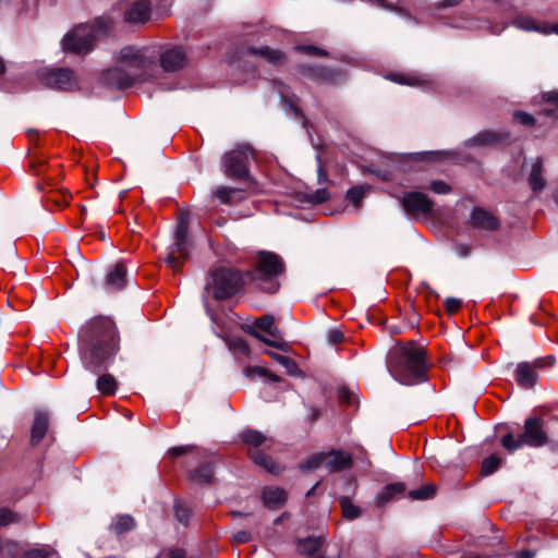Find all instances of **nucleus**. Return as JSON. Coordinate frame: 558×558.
Instances as JSON below:
<instances>
[{"label": "nucleus", "instance_id": "obj_34", "mask_svg": "<svg viewBox=\"0 0 558 558\" xmlns=\"http://www.w3.org/2000/svg\"><path fill=\"white\" fill-rule=\"evenodd\" d=\"M436 486L433 484L425 485L418 489L411 490L409 496L415 500L429 499L435 495Z\"/></svg>", "mask_w": 558, "mask_h": 558}, {"label": "nucleus", "instance_id": "obj_61", "mask_svg": "<svg viewBox=\"0 0 558 558\" xmlns=\"http://www.w3.org/2000/svg\"><path fill=\"white\" fill-rule=\"evenodd\" d=\"M421 155H422V154L416 153V154H414V155H410V157H414V158H416V157H420Z\"/></svg>", "mask_w": 558, "mask_h": 558}, {"label": "nucleus", "instance_id": "obj_47", "mask_svg": "<svg viewBox=\"0 0 558 558\" xmlns=\"http://www.w3.org/2000/svg\"><path fill=\"white\" fill-rule=\"evenodd\" d=\"M462 305L461 300L456 298H447L445 300V306L448 313H456Z\"/></svg>", "mask_w": 558, "mask_h": 558}, {"label": "nucleus", "instance_id": "obj_58", "mask_svg": "<svg viewBox=\"0 0 558 558\" xmlns=\"http://www.w3.org/2000/svg\"><path fill=\"white\" fill-rule=\"evenodd\" d=\"M345 392H347V390H345V387L343 386V387L340 389V391H339V396H340V398H342V397H343V395H344Z\"/></svg>", "mask_w": 558, "mask_h": 558}, {"label": "nucleus", "instance_id": "obj_1", "mask_svg": "<svg viewBox=\"0 0 558 558\" xmlns=\"http://www.w3.org/2000/svg\"><path fill=\"white\" fill-rule=\"evenodd\" d=\"M158 71L155 47L126 46L116 56L114 65L104 73L102 80L111 87L124 88L154 77Z\"/></svg>", "mask_w": 558, "mask_h": 558}, {"label": "nucleus", "instance_id": "obj_23", "mask_svg": "<svg viewBox=\"0 0 558 558\" xmlns=\"http://www.w3.org/2000/svg\"><path fill=\"white\" fill-rule=\"evenodd\" d=\"M265 506L276 509L282 506L287 500V493L280 487H265L263 492Z\"/></svg>", "mask_w": 558, "mask_h": 558}, {"label": "nucleus", "instance_id": "obj_41", "mask_svg": "<svg viewBox=\"0 0 558 558\" xmlns=\"http://www.w3.org/2000/svg\"><path fill=\"white\" fill-rule=\"evenodd\" d=\"M17 515L8 508L0 509V527L17 521Z\"/></svg>", "mask_w": 558, "mask_h": 558}, {"label": "nucleus", "instance_id": "obj_55", "mask_svg": "<svg viewBox=\"0 0 558 558\" xmlns=\"http://www.w3.org/2000/svg\"><path fill=\"white\" fill-rule=\"evenodd\" d=\"M519 558H534L535 554L532 550H520L514 554Z\"/></svg>", "mask_w": 558, "mask_h": 558}, {"label": "nucleus", "instance_id": "obj_30", "mask_svg": "<svg viewBox=\"0 0 558 558\" xmlns=\"http://www.w3.org/2000/svg\"><path fill=\"white\" fill-rule=\"evenodd\" d=\"M276 361H278V363L284 367L286 372L289 374V375H296L300 373V369L296 365V363L291 360L290 357L286 356V355H281V354H278L276 352H270L269 353Z\"/></svg>", "mask_w": 558, "mask_h": 558}, {"label": "nucleus", "instance_id": "obj_32", "mask_svg": "<svg viewBox=\"0 0 558 558\" xmlns=\"http://www.w3.org/2000/svg\"><path fill=\"white\" fill-rule=\"evenodd\" d=\"M340 506L345 519L354 520L361 515V509L353 505L348 497L340 498Z\"/></svg>", "mask_w": 558, "mask_h": 558}, {"label": "nucleus", "instance_id": "obj_54", "mask_svg": "<svg viewBox=\"0 0 558 558\" xmlns=\"http://www.w3.org/2000/svg\"><path fill=\"white\" fill-rule=\"evenodd\" d=\"M298 49L303 50L308 53L323 54V51L314 46H304V47H299Z\"/></svg>", "mask_w": 558, "mask_h": 558}, {"label": "nucleus", "instance_id": "obj_59", "mask_svg": "<svg viewBox=\"0 0 558 558\" xmlns=\"http://www.w3.org/2000/svg\"><path fill=\"white\" fill-rule=\"evenodd\" d=\"M4 71V63L2 59L0 58V74Z\"/></svg>", "mask_w": 558, "mask_h": 558}, {"label": "nucleus", "instance_id": "obj_20", "mask_svg": "<svg viewBox=\"0 0 558 558\" xmlns=\"http://www.w3.org/2000/svg\"><path fill=\"white\" fill-rule=\"evenodd\" d=\"M471 223L480 230H495L498 228L497 218L482 208H474L471 214Z\"/></svg>", "mask_w": 558, "mask_h": 558}, {"label": "nucleus", "instance_id": "obj_52", "mask_svg": "<svg viewBox=\"0 0 558 558\" xmlns=\"http://www.w3.org/2000/svg\"><path fill=\"white\" fill-rule=\"evenodd\" d=\"M191 449H192V446H180V447L171 448L169 450V453L177 457V456H181V454L190 451Z\"/></svg>", "mask_w": 558, "mask_h": 558}, {"label": "nucleus", "instance_id": "obj_49", "mask_svg": "<svg viewBox=\"0 0 558 558\" xmlns=\"http://www.w3.org/2000/svg\"><path fill=\"white\" fill-rule=\"evenodd\" d=\"M327 339L330 343H338L342 341L343 333L338 329H332L328 331Z\"/></svg>", "mask_w": 558, "mask_h": 558}, {"label": "nucleus", "instance_id": "obj_36", "mask_svg": "<svg viewBox=\"0 0 558 558\" xmlns=\"http://www.w3.org/2000/svg\"><path fill=\"white\" fill-rule=\"evenodd\" d=\"M501 464V459L495 454L486 458L482 463V474L488 476L493 474Z\"/></svg>", "mask_w": 558, "mask_h": 558}, {"label": "nucleus", "instance_id": "obj_56", "mask_svg": "<svg viewBox=\"0 0 558 558\" xmlns=\"http://www.w3.org/2000/svg\"><path fill=\"white\" fill-rule=\"evenodd\" d=\"M318 180H319V182L326 180V174L323 172L322 168H319V170H318Z\"/></svg>", "mask_w": 558, "mask_h": 558}, {"label": "nucleus", "instance_id": "obj_13", "mask_svg": "<svg viewBox=\"0 0 558 558\" xmlns=\"http://www.w3.org/2000/svg\"><path fill=\"white\" fill-rule=\"evenodd\" d=\"M555 362L554 356L548 355L545 357L536 359L533 363H520L517 366V381L519 384H534L539 379L537 369L542 367L551 366Z\"/></svg>", "mask_w": 558, "mask_h": 558}, {"label": "nucleus", "instance_id": "obj_43", "mask_svg": "<svg viewBox=\"0 0 558 558\" xmlns=\"http://www.w3.org/2000/svg\"><path fill=\"white\" fill-rule=\"evenodd\" d=\"M513 118L517 122H519L523 125H526V126L533 125L534 121H535L531 114H529L526 112H522V111H517L513 114Z\"/></svg>", "mask_w": 558, "mask_h": 558}, {"label": "nucleus", "instance_id": "obj_21", "mask_svg": "<svg viewBox=\"0 0 558 558\" xmlns=\"http://www.w3.org/2000/svg\"><path fill=\"white\" fill-rule=\"evenodd\" d=\"M49 425V417L47 412L38 410L35 412L34 422L32 426L33 444H38L46 435Z\"/></svg>", "mask_w": 558, "mask_h": 558}, {"label": "nucleus", "instance_id": "obj_53", "mask_svg": "<svg viewBox=\"0 0 558 558\" xmlns=\"http://www.w3.org/2000/svg\"><path fill=\"white\" fill-rule=\"evenodd\" d=\"M96 384H106V385L114 384V378L109 374H102L97 378Z\"/></svg>", "mask_w": 558, "mask_h": 558}, {"label": "nucleus", "instance_id": "obj_37", "mask_svg": "<svg viewBox=\"0 0 558 558\" xmlns=\"http://www.w3.org/2000/svg\"><path fill=\"white\" fill-rule=\"evenodd\" d=\"M366 191H367V187L366 186H363V185H360V186H354L352 189H350L348 192H347V198L353 204L355 205L356 207H359L366 194Z\"/></svg>", "mask_w": 558, "mask_h": 558}, {"label": "nucleus", "instance_id": "obj_57", "mask_svg": "<svg viewBox=\"0 0 558 558\" xmlns=\"http://www.w3.org/2000/svg\"><path fill=\"white\" fill-rule=\"evenodd\" d=\"M172 558H182V555H181V553H180V551H174V553L172 554Z\"/></svg>", "mask_w": 558, "mask_h": 558}, {"label": "nucleus", "instance_id": "obj_9", "mask_svg": "<svg viewBox=\"0 0 558 558\" xmlns=\"http://www.w3.org/2000/svg\"><path fill=\"white\" fill-rule=\"evenodd\" d=\"M282 271L283 263L278 255L268 252L258 255L257 274L259 279L265 282V286H262L263 290L270 293L278 291L279 283L275 278Z\"/></svg>", "mask_w": 558, "mask_h": 558}, {"label": "nucleus", "instance_id": "obj_4", "mask_svg": "<svg viewBox=\"0 0 558 558\" xmlns=\"http://www.w3.org/2000/svg\"><path fill=\"white\" fill-rule=\"evenodd\" d=\"M111 27V21L106 17L97 19L94 25L76 26L63 38V48L75 53H86L99 35L106 34Z\"/></svg>", "mask_w": 558, "mask_h": 558}, {"label": "nucleus", "instance_id": "obj_19", "mask_svg": "<svg viewBox=\"0 0 558 558\" xmlns=\"http://www.w3.org/2000/svg\"><path fill=\"white\" fill-rule=\"evenodd\" d=\"M527 167V163L525 165ZM530 171L527 175V183L534 193L543 191L546 186V180L544 178V162L541 158L531 160Z\"/></svg>", "mask_w": 558, "mask_h": 558}, {"label": "nucleus", "instance_id": "obj_2", "mask_svg": "<svg viewBox=\"0 0 558 558\" xmlns=\"http://www.w3.org/2000/svg\"><path fill=\"white\" fill-rule=\"evenodd\" d=\"M80 348L85 368L99 373L119 350V337L114 323L102 316L87 322L81 329Z\"/></svg>", "mask_w": 558, "mask_h": 558}, {"label": "nucleus", "instance_id": "obj_10", "mask_svg": "<svg viewBox=\"0 0 558 558\" xmlns=\"http://www.w3.org/2000/svg\"><path fill=\"white\" fill-rule=\"evenodd\" d=\"M252 150L247 145L238 147L223 157L225 173L229 178L244 179L248 173V158Z\"/></svg>", "mask_w": 558, "mask_h": 558}, {"label": "nucleus", "instance_id": "obj_25", "mask_svg": "<svg viewBox=\"0 0 558 558\" xmlns=\"http://www.w3.org/2000/svg\"><path fill=\"white\" fill-rule=\"evenodd\" d=\"M252 54L258 56L271 64H280L284 61V56L281 51L271 49L267 46L259 48H250Z\"/></svg>", "mask_w": 558, "mask_h": 558}, {"label": "nucleus", "instance_id": "obj_31", "mask_svg": "<svg viewBox=\"0 0 558 558\" xmlns=\"http://www.w3.org/2000/svg\"><path fill=\"white\" fill-rule=\"evenodd\" d=\"M405 490L403 483H395L385 487L384 492L378 495V502L384 504L389 501L393 495L402 494Z\"/></svg>", "mask_w": 558, "mask_h": 558}, {"label": "nucleus", "instance_id": "obj_3", "mask_svg": "<svg viewBox=\"0 0 558 558\" xmlns=\"http://www.w3.org/2000/svg\"><path fill=\"white\" fill-rule=\"evenodd\" d=\"M390 372L397 380L413 379L425 383L434 378L426 361V351L417 347L402 349L396 364L390 365Z\"/></svg>", "mask_w": 558, "mask_h": 558}, {"label": "nucleus", "instance_id": "obj_33", "mask_svg": "<svg viewBox=\"0 0 558 558\" xmlns=\"http://www.w3.org/2000/svg\"><path fill=\"white\" fill-rule=\"evenodd\" d=\"M174 512L178 521L187 525L192 517L191 508L182 500H177L174 504Z\"/></svg>", "mask_w": 558, "mask_h": 558}, {"label": "nucleus", "instance_id": "obj_5", "mask_svg": "<svg viewBox=\"0 0 558 558\" xmlns=\"http://www.w3.org/2000/svg\"><path fill=\"white\" fill-rule=\"evenodd\" d=\"M241 280L240 272L231 268L219 267L213 270L206 290L210 291L215 299L225 300L240 290Z\"/></svg>", "mask_w": 558, "mask_h": 558}, {"label": "nucleus", "instance_id": "obj_26", "mask_svg": "<svg viewBox=\"0 0 558 558\" xmlns=\"http://www.w3.org/2000/svg\"><path fill=\"white\" fill-rule=\"evenodd\" d=\"M322 541L318 537H307L298 541V551L310 558H316L315 554L319 550Z\"/></svg>", "mask_w": 558, "mask_h": 558}, {"label": "nucleus", "instance_id": "obj_12", "mask_svg": "<svg viewBox=\"0 0 558 558\" xmlns=\"http://www.w3.org/2000/svg\"><path fill=\"white\" fill-rule=\"evenodd\" d=\"M521 437L525 445L534 448L545 446L548 441L542 420L535 416L525 420L524 432Z\"/></svg>", "mask_w": 558, "mask_h": 558}, {"label": "nucleus", "instance_id": "obj_22", "mask_svg": "<svg viewBox=\"0 0 558 558\" xmlns=\"http://www.w3.org/2000/svg\"><path fill=\"white\" fill-rule=\"evenodd\" d=\"M126 280V269L122 263H118L114 267L108 272L106 284L107 288L111 291L121 290Z\"/></svg>", "mask_w": 558, "mask_h": 558}, {"label": "nucleus", "instance_id": "obj_14", "mask_svg": "<svg viewBox=\"0 0 558 558\" xmlns=\"http://www.w3.org/2000/svg\"><path fill=\"white\" fill-rule=\"evenodd\" d=\"M401 204L405 213L413 216L429 215L433 207V202L421 192L405 193Z\"/></svg>", "mask_w": 558, "mask_h": 558}, {"label": "nucleus", "instance_id": "obj_60", "mask_svg": "<svg viewBox=\"0 0 558 558\" xmlns=\"http://www.w3.org/2000/svg\"><path fill=\"white\" fill-rule=\"evenodd\" d=\"M317 485H318V484H316L315 486H313V487L311 488V490H310V492H307V494H306V495H307V496H310V495L314 492V489L316 488V486H317Z\"/></svg>", "mask_w": 558, "mask_h": 558}, {"label": "nucleus", "instance_id": "obj_6", "mask_svg": "<svg viewBox=\"0 0 558 558\" xmlns=\"http://www.w3.org/2000/svg\"><path fill=\"white\" fill-rule=\"evenodd\" d=\"M187 250V218L181 215L174 233V243L168 248V253L165 258L166 264L173 271H179L184 260L189 257Z\"/></svg>", "mask_w": 558, "mask_h": 558}, {"label": "nucleus", "instance_id": "obj_16", "mask_svg": "<svg viewBox=\"0 0 558 558\" xmlns=\"http://www.w3.org/2000/svg\"><path fill=\"white\" fill-rule=\"evenodd\" d=\"M512 24L522 31L525 32H536L544 35L548 34H557L558 35V23L554 25H548L546 23L539 22L533 17L520 15L517 16Z\"/></svg>", "mask_w": 558, "mask_h": 558}, {"label": "nucleus", "instance_id": "obj_50", "mask_svg": "<svg viewBox=\"0 0 558 558\" xmlns=\"http://www.w3.org/2000/svg\"><path fill=\"white\" fill-rule=\"evenodd\" d=\"M233 539L236 543H246L251 539V533L247 531H239L233 535Z\"/></svg>", "mask_w": 558, "mask_h": 558}, {"label": "nucleus", "instance_id": "obj_28", "mask_svg": "<svg viewBox=\"0 0 558 558\" xmlns=\"http://www.w3.org/2000/svg\"><path fill=\"white\" fill-rule=\"evenodd\" d=\"M135 526L134 519L131 515H120L110 525V529L117 533L122 534L133 530Z\"/></svg>", "mask_w": 558, "mask_h": 558}, {"label": "nucleus", "instance_id": "obj_48", "mask_svg": "<svg viewBox=\"0 0 558 558\" xmlns=\"http://www.w3.org/2000/svg\"><path fill=\"white\" fill-rule=\"evenodd\" d=\"M546 98L551 105L556 106L555 109H546V111H548V113L553 112L555 116L558 117V92L548 93L546 95Z\"/></svg>", "mask_w": 558, "mask_h": 558}, {"label": "nucleus", "instance_id": "obj_45", "mask_svg": "<svg viewBox=\"0 0 558 558\" xmlns=\"http://www.w3.org/2000/svg\"><path fill=\"white\" fill-rule=\"evenodd\" d=\"M49 551L44 548H34L26 551L21 558H48Z\"/></svg>", "mask_w": 558, "mask_h": 558}, {"label": "nucleus", "instance_id": "obj_11", "mask_svg": "<svg viewBox=\"0 0 558 558\" xmlns=\"http://www.w3.org/2000/svg\"><path fill=\"white\" fill-rule=\"evenodd\" d=\"M38 75L39 80L47 87L60 90H74L78 87V81L74 72L66 68L45 69Z\"/></svg>", "mask_w": 558, "mask_h": 558}, {"label": "nucleus", "instance_id": "obj_7", "mask_svg": "<svg viewBox=\"0 0 558 558\" xmlns=\"http://www.w3.org/2000/svg\"><path fill=\"white\" fill-rule=\"evenodd\" d=\"M241 439L252 447L250 457L255 464L272 474H279L282 471V468L271 457L258 450V447L264 445L268 439L263 433L255 429H246L242 432Z\"/></svg>", "mask_w": 558, "mask_h": 558}, {"label": "nucleus", "instance_id": "obj_17", "mask_svg": "<svg viewBox=\"0 0 558 558\" xmlns=\"http://www.w3.org/2000/svg\"><path fill=\"white\" fill-rule=\"evenodd\" d=\"M150 0H136L124 13L125 22L130 24H143L148 21L150 15Z\"/></svg>", "mask_w": 558, "mask_h": 558}, {"label": "nucleus", "instance_id": "obj_40", "mask_svg": "<svg viewBox=\"0 0 558 558\" xmlns=\"http://www.w3.org/2000/svg\"><path fill=\"white\" fill-rule=\"evenodd\" d=\"M325 453H317L312 456L304 464L301 465L302 469L312 471L319 468L325 469Z\"/></svg>", "mask_w": 558, "mask_h": 558}, {"label": "nucleus", "instance_id": "obj_29", "mask_svg": "<svg viewBox=\"0 0 558 558\" xmlns=\"http://www.w3.org/2000/svg\"><path fill=\"white\" fill-rule=\"evenodd\" d=\"M213 475L214 472L210 464L206 463L202 464L198 469L191 472L190 477L195 483L207 484L211 482Z\"/></svg>", "mask_w": 558, "mask_h": 558}, {"label": "nucleus", "instance_id": "obj_42", "mask_svg": "<svg viewBox=\"0 0 558 558\" xmlns=\"http://www.w3.org/2000/svg\"><path fill=\"white\" fill-rule=\"evenodd\" d=\"M307 198L313 204H320L329 198V193L326 189H318L307 195Z\"/></svg>", "mask_w": 558, "mask_h": 558}, {"label": "nucleus", "instance_id": "obj_15", "mask_svg": "<svg viewBox=\"0 0 558 558\" xmlns=\"http://www.w3.org/2000/svg\"><path fill=\"white\" fill-rule=\"evenodd\" d=\"M158 60L165 71L174 72L185 65L186 53L182 47L173 46L167 48L162 53L158 52Z\"/></svg>", "mask_w": 558, "mask_h": 558}, {"label": "nucleus", "instance_id": "obj_46", "mask_svg": "<svg viewBox=\"0 0 558 558\" xmlns=\"http://www.w3.org/2000/svg\"><path fill=\"white\" fill-rule=\"evenodd\" d=\"M453 250L460 258H465L471 254V246L466 243H457Z\"/></svg>", "mask_w": 558, "mask_h": 558}, {"label": "nucleus", "instance_id": "obj_35", "mask_svg": "<svg viewBox=\"0 0 558 558\" xmlns=\"http://www.w3.org/2000/svg\"><path fill=\"white\" fill-rule=\"evenodd\" d=\"M244 373L248 380H254L256 376L263 379L277 380V378L270 375L266 368L260 366L246 367Z\"/></svg>", "mask_w": 558, "mask_h": 558}, {"label": "nucleus", "instance_id": "obj_38", "mask_svg": "<svg viewBox=\"0 0 558 558\" xmlns=\"http://www.w3.org/2000/svg\"><path fill=\"white\" fill-rule=\"evenodd\" d=\"M501 445L505 449L512 452V451L521 448L525 444H524L521 435L518 437V439H514L513 435L509 433L501 438Z\"/></svg>", "mask_w": 558, "mask_h": 558}, {"label": "nucleus", "instance_id": "obj_24", "mask_svg": "<svg viewBox=\"0 0 558 558\" xmlns=\"http://www.w3.org/2000/svg\"><path fill=\"white\" fill-rule=\"evenodd\" d=\"M214 196L223 204H232L243 199L244 194L241 190L228 186H218Z\"/></svg>", "mask_w": 558, "mask_h": 558}, {"label": "nucleus", "instance_id": "obj_51", "mask_svg": "<svg viewBox=\"0 0 558 558\" xmlns=\"http://www.w3.org/2000/svg\"><path fill=\"white\" fill-rule=\"evenodd\" d=\"M118 386H97V390L102 396H111L117 392Z\"/></svg>", "mask_w": 558, "mask_h": 558}, {"label": "nucleus", "instance_id": "obj_8", "mask_svg": "<svg viewBox=\"0 0 558 558\" xmlns=\"http://www.w3.org/2000/svg\"><path fill=\"white\" fill-rule=\"evenodd\" d=\"M246 330H251V333L256 339L271 348L281 351H287L289 348L288 343L283 341L279 329L276 327L275 318L271 315H264L257 318L253 326H248Z\"/></svg>", "mask_w": 558, "mask_h": 558}, {"label": "nucleus", "instance_id": "obj_27", "mask_svg": "<svg viewBox=\"0 0 558 558\" xmlns=\"http://www.w3.org/2000/svg\"><path fill=\"white\" fill-rule=\"evenodd\" d=\"M505 140V135L501 133H497L495 131H484L478 133L476 136L471 138L469 143L471 145H488L495 143H502Z\"/></svg>", "mask_w": 558, "mask_h": 558}, {"label": "nucleus", "instance_id": "obj_44", "mask_svg": "<svg viewBox=\"0 0 558 558\" xmlns=\"http://www.w3.org/2000/svg\"><path fill=\"white\" fill-rule=\"evenodd\" d=\"M430 189L437 194H447L451 191L450 186L444 181L432 182Z\"/></svg>", "mask_w": 558, "mask_h": 558}, {"label": "nucleus", "instance_id": "obj_39", "mask_svg": "<svg viewBox=\"0 0 558 558\" xmlns=\"http://www.w3.org/2000/svg\"><path fill=\"white\" fill-rule=\"evenodd\" d=\"M388 78L396 83L410 86H416L421 82L420 78L413 74H390Z\"/></svg>", "mask_w": 558, "mask_h": 558}, {"label": "nucleus", "instance_id": "obj_18", "mask_svg": "<svg viewBox=\"0 0 558 558\" xmlns=\"http://www.w3.org/2000/svg\"><path fill=\"white\" fill-rule=\"evenodd\" d=\"M325 470L328 473L339 472L352 465V457L344 451H330L325 453Z\"/></svg>", "mask_w": 558, "mask_h": 558}]
</instances>
